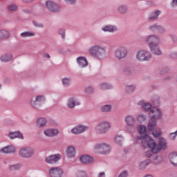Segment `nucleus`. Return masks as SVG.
Masks as SVG:
<instances>
[{
	"instance_id": "obj_14",
	"label": "nucleus",
	"mask_w": 177,
	"mask_h": 177,
	"mask_svg": "<svg viewBox=\"0 0 177 177\" xmlns=\"http://www.w3.org/2000/svg\"><path fill=\"white\" fill-rule=\"evenodd\" d=\"M48 174L50 177H62L63 176V169L59 167H51Z\"/></svg>"
},
{
	"instance_id": "obj_20",
	"label": "nucleus",
	"mask_w": 177,
	"mask_h": 177,
	"mask_svg": "<svg viewBox=\"0 0 177 177\" xmlns=\"http://www.w3.org/2000/svg\"><path fill=\"white\" fill-rule=\"evenodd\" d=\"M158 45H160V44H155L153 46H149L151 53L156 56H161L162 55V50H161V48Z\"/></svg>"
},
{
	"instance_id": "obj_48",
	"label": "nucleus",
	"mask_w": 177,
	"mask_h": 177,
	"mask_svg": "<svg viewBox=\"0 0 177 177\" xmlns=\"http://www.w3.org/2000/svg\"><path fill=\"white\" fill-rule=\"evenodd\" d=\"M152 135L154 136V138H158V137L161 136V129H157L156 131H154L152 133Z\"/></svg>"
},
{
	"instance_id": "obj_25",
	"label": "nucleus",
	"mask_w": 177,
	"mask_h": 177,
	"mask_svg": "<svg viewBox=\"0 0 177 177\" xmlns=\"http://www.w3.org/2000/svg\"><path fill=\"white\" fill-rule=\"evenodd\" d=\"M8 137L10 139H24V136H23V133H20V131H14V132H10L8 134Z\"/></svg>"
},
{
	"instance_id": "obj_37",
	"label": "nucleus",
	"mask_w": 177,
	"mask_h": 177,
	"mask_svg": "<svg viewBox=\"0 0 177 177\" xmlns=\"http://www.w3.org/2000/svg\"><path fill=\"white\" fill-rule=\"evenodd\" d=\"M150 165V160L147 159L139 163L138 168L139 169H146V167Z\"/></svg>"
},
{
	"instance_id": "obj_43",
	"label": "nucleus",
	"mask_w": 177,
	"mask_h": 177,
	"mask_svg": "<svg viewBox=\"0 0 177 177\" xmlns=\"http://www.w3.org/2000/svg\"><path fill=\"white\" fill-rule=\"evenodd\" d=\"M57 34H58V35H60L62 37V39H66V29H64L63 28H60L57 30Z\"/></svg>"
},
{
	"instance_id": "obj_54",
	"label": "nucleus",
	"mask_w": 177,
	"mask_h": 177,
	"mask_svg": "<svg viewBox=\"0 0 177 177\" xmlns=\"http://www.w3.org/2000/svg\"><path fill=\"white\" fill-rule=\"evenodd\" d=\"M151 153H153V152L150 151L145 152L146 157H147L148 158H150V157H151L153 156V154Z\"/></svg>"
},
{
	"instance_id": "obj_34",
	"label": "nucleus",
	"mask_w": 177,
	"mask_h": 177,
	"mask_svg": "<svg viewBox=\"0 0 177 177\" xmlns=\"http://www.w3.org/2000/svg\"><path fill=\"white\" fill-rule=\"evenodd\" d=\"M21 38H30L31 37H35V32L32 31H26L20 34Z\"/></svg>"
},
{
	"instance_id": "obj_45",
	"label": "nucleus",
	"mask_w": 177,
	"mask_h": 177,
	"mask_svg": "<svg viewBox=\"0 0 177 177\" xmlns=\"http://www.w3.org/2000/svg\"><path fill=\"white\" fill-rule=\"evenodd\" d=\"M115 143H117V145H119V146H122V136H117L115 138Z\"/></svg>"
},
{
	"instance_id": "obj_13",
	"label": "nucleus",
	"mask_w": 177,
	"mask_h": 177,
	"mask_svg": "<svg viewBox=\"0 0 177 177\" xmlns=\"http://www.w3.org/2000/svg\"><path fill=\"white\" fill-rule=\"evenodd\" d=\"M66 106L68 109H75L76 106H81V102L77 97H71L67 100Z\"/></svg>"
},
{
	"instance_id": "obj_21",
	"label": "nucleus",
	"mask_w": 177,
	"mask_h": 177,
	"mask_svg": "<svg viewBox=\"0 0 177 177\" xmlns=\"http://www.w3.org/2000/svg\"><path fill=\"white\" fill-rule=\"evenodd\" d=\"M160 15H161V12L160 10H154L149 14L147 20L149 21H156V20H158Z\"/></svg>"
},
{
	"instance_id": "obj_46",
	"label": "nucleus",
	"mask_w": 177,
	"mask_h": 177,
	"mask_svg": "<svg viewBox=\"0 0 177 177\" xmlns=\"http://www.w3.org/2000/svg\"><path fill=\"white\" fill-rule=\"evenodd\" d=\"M137 121H138V122H145V121H146V116L143 114L139 115L137 116Z\"/></svg>"
},
{
	"instance_id": "obj_11",
	"label": "nucleus",
	"mask_w": 177,
	"mask_h": 177,
	"mask_svg": "<svg viewBox=\"0 0 177 177\" xmlns=\"http://www.w3.org/2000/svg\"><path fill=\"white\" fill-rule=\"evenodd\" d=\"M46 8L49 12H52L53 13H57L62 10V8L57 3L51 1L46 2Z\"/></svg>"
},
{
	"instance_id": "obj_8",
	"label": "nucleus",
	"mask_w": 177,
	"mask_h": 177,
	"mask_svg": "<svg viewBox=\"0 0 177 177\" xmlns=\"http://www.w3.org/2000/svg\"><path fill=\"white\" fill-rule=\"evenodd\" d=\"M45 102V96L44 95H37L35 99H32L30 101V104L35 110H38L42 106V103Z\"/></svg>"
},
{
	"instance_id": "obj_17",
	"label": "nucleus",
	"mask_w": 177,
	"mask_h": 177,
	"mask_svg": "<svg viewBox=\"0 0 177 177\" xmlns=\"http://www.w3.org/2000/svg\"><path fill=\"white\" fill-rule=\"evenodd\" d=\"M66 154L67 158H75L77 156V149L73 145L68 146L66 148Z\"/></svg>"
},
{
	"instance_id": "obj_24",
	"label": "nucleus",
	"mask_w": 177,
	"mask_h": 177,
	"mask_svg": "<svg viewBox=\"0 0 177 177\" xmlns=\"http://www.w3.org/2000/svg\"><path fill=\"white\" fill-rule=\"evenodd\" d=\"M76 62L79 66V67H81L82 68H84L85 67H88V60L86 59V57H79L77 58Z\"/></svg>"
},
{
	"instance_id": "obj_51",
	"label": "nucleus",
	"mask_w": 177,
	"mask_h": 177,
	"mask_svg": "<svg viewBox=\"0 0 177 177\" xmlns=\"http://www.w3.org/2000/svg\"><path fill=\"white\" fill-rule=\"evenodd\" d=\"M176 134L175 133V132L173 133H170L169 134V139H170V140H175V138H176Z\"/></svg>"
},
{
	"instance_id": "obj_18",
	"label": "nucleus",
	"mask_w": 177,
	"mask_h": 177,
	"mask_svg": "<svg viewBox=\"0 0 177 177\" xmlns=\"http://www.w3.org/2000/svg\"><path fill=\"white\" fill-rule=\"evenodd\" d=\"M150 114H153L151 119L152 120H160L162 115V113L161 112V110L156 107H153L149 111Z\"/></svg>"
},
{
	"instance_id": "obj_26",
	"label": "nucleus",
	"mask_w": 177,
	"mask_h": 177,
	"mask_svg": "<svg viewBox=\"0 0 177 177\" xmlns=\"http://www.w3.org/2000/svg\"><path fill=\"white\" fill-rule=\"evenodd\" d=\"M80 160L82 164H92L93 162V158L88 155H82L80 156Z\"/></svg>"
},
{
	"instance_id": "obj_42",
	"label": "nucleus",
	"mask_w": 177,
	"mask_h": 177,
	"mask_svg": "<svg viewBox=\"0 0 177 177\" xmlns=\"http://www.w3.org/2000/svg\"><path fill=\"white\" fill-rule=\"evenodd\" d=\"M62 82L64 86H70L71 84V78L70 77H64L62 80Z\"/></svg>"
},
{
	"instance_id": "obj_33",
	"label": "nucleus",
	"mask_w": 177,
	"mask_h": 177,
	"mask_svg": "<svg viewBox=\"0 0 177 177\" xmlns=\"http://www.w3.org/2000/svg\"><path fill=\"white\" fill-rule=\"evenodd\" d=\"M156 125H157V120H156L155 119L151 118V120L148 124L147 129H149V131H154Z\"/></svg>"
},
{
	"instance_id": "obj_38",
	"label": "nucleus",
	"mask_w": 177,
	"mask_h": 177,
	"mask_svg": "<svg viewBox=\"0 0 177 177\" xmlns=\"http://www.w3.org/2000/svg\"><path fill=\"white\" fill-rule=\"evenodd\" d=\"M153 162L155 165H160V164H162V162H164V158L161 156H156L153 158Z\"/></svg>"
},
{
	"instance_id": "obj_60",
	"label": "nucleus",
	"mask_w": 177,
	"mask_h": 177,
	"mask_svg": "<svg viewBox=\"0 0 177 177\" xmlns=\"http://www.w3.org/2000/svg\"><path fill=\"white\" fill-rule=\"evenodd\" d=\"M171 56L174 57V59H176L177 57V53H173L171 54Z\"/></svg>"
},
{
	"instance_id": "obj_3",
	"label": "nucleus",
	"mask_w": 177,
	"mask_h": 177,
	"mask_svg": "<svg viewBox=\"0 0 177 177\" xmlns=\"http://www.w3.org/2000/svg\"><path fill=\"white\" fill-rule=\"evenodd\" d=\"M111 129V123L107 121L99 122L95 127V132L98 135H106Z\"/></svg>"
},
{
	"instance_id": "obj_61",
	"label": "nucleus",
	"mask_w": 177,
	"mask_h": 177,
	"mask_svg": "<svg viewBox=\"0 0 177 177\" xmlns=\"http://www.w3.org/2000/svg\"><path fill=\"white\" fill-rule=\"evenodd\" d=\"M176 136H177V130L174 132Z\"/></svg>"
},
{
	"instance_id": "obj_9",
	"label": "nucleus",
	"mask_w": 177,
	"mask_h": 177,
	"mask_svg": "<svg viewBox=\"0 0 177 177\" xmlns=\"http://www.w3.org/2000/svg\"><path fill=\"white\" fill-rule=\"evenodd\" d=\"M138 131L140 135V138L142 139L141 143L142 147L144 149H146L147 145H145V143H149V140H147V138H150V136L147 135V131H146V127L145 126H139L138 127Z\"/></svg>"
},
{
	"instance_id": "obj_27",
	"label": "nucleus",
	"mask_w": 177,
	"mask_h": 177,
	"mask_svg": "<svg viewBox=\"0 0 177 177\" xmlns=\"http://www.w3.org/2000/svg\"><path fill=\"white\" fill-rule=\"evenodd\" d=\"M138 106H141L145 111H150L151 110V104L146 102L145 100H141L138 102Z\"/></svg>"
},
{
	"instance_id": "obj_62",
	"label": "nucleus",
	"mask_w": 177,
	"mask_h": 177,
	"mask_svg": "<svg viewBox=\"0 0 177 177\" xmlns=\"http://www.w3.org/2000/svg\"><path fill=\"white\" fill-rule=\"evenodd\" d=\"M1 88H2V84H1V83H0V89H1Z\"/></svg>"
},
{
	"instance_id": "obj_10",
	"label": "nucleus",
	"mask_w": 177,
	"mask_h": 177,
	"mask_svg": "<svg viewBox=\"0 0 177 177\" xmlns=\"http://www.w3.org/2000/svg\"><path fill=\"white\" fill-rule=\"evenodd\" d=\"M145 41L148 44L149 46H153L156 44H161V39L156 35H149L145 39Z\"/></svg>"
},
{
	"instance_id": "obj_16",
	"label": "nucleus",
	"mask_w": 177,
	"mask_h": 177,
	"mask_svg": "<svg viewBox=\"0 0 177 177\" xmlns=\"http://www.w3.org/2000/svg\"><path fill=\"white\" fill-rule=\"evenodd\" d=\"M148 30L151 32H154V31H158L160 34H164L166 31L165 28L158 24H153L149 26Z\"/></svg>"
},
{
	"instance_id": "obj_47",
	"label": "nucleus",
	"mask_w": 177,
	"mask_h": 177,
	"mask_svg": "<svg viewBox=\"0 0 177 177\" xmlns=\"http://www.w3.org/2000/svg\"><path fill=\"white\" fill-rule=\"evenodd\" d=\"M75 177H88V176L86 175V173L84 172V171H77L75 174Z\"/></svg>"
},
{
	"instance_id": "obj_44",
	"label": "nucleus",
	"mask_w": 177,
	"mask_h": 177,
	"mask_svg": "<svg viewBox=\"0 0 177 177\" xmlns=\"http://www.w3.org/2000/svg\"><path fill=\"white\" fill-rule=\"evenodd\" d=\"M10 171H16L17 169H20V168H21V164L20 163H16V164H13L10 165L9 167Z\"/></svg>"
},
{
	"instance_id": "obj_12",
	"label": "nucleus",
	"mask_w": 177,
	"mask_h": 177,
	"mask_svg": "<svg viewBox=\"0 0 177 177\" xmlns=\"http://www.w3.org/2000/svg\"><path fill=\"white\" fill-rule=\"evenodd\" d=\"M124 122L127 129H135V122L136 120L132 115H128L124 118Z\"/></svg>"
},
{
	"instance_id": "obj_59",
	"label": "nucleus",
	"mask_w": 177,
	"mask_h": 177,
	"mask_svg": "<svg viewBox=\"0 0 177 177\" xmlns=\"http://www.w3.org/2000/svg\"><path fill=\"white\" fill-rule=\"evenodd\" d=\"M43 57L46 58V59H50V55H49V54H44L43 55Z\"/></svg>"
},
{
	"instance_id": "obj_1",
	"label": "nucleus",
	"mask_w": 177,
	"mask_h": 177,
	"mask_svg": "<svg viewBox=\"0 0 177 177\" xmlns=\"http://www.w3.org/2000/svg\"><path fill=\"white\" fill-rule=\"evenodd\" d=\"M147 140H148L149 142H145V145L149 147L153 154H157V153H160V151L168 149V141L162 137L158 138V143L156 142L154 140L151 139V138L147 137Z\"/></svg>"
},
{
	"instance_id": "obj_58",
	"label": "nucleus",
	"mask_w": 177,
	"mask_h": 177,
	"mask_svg": "<svg viewBox=\"0 0 177 177\" xmlns=\"http://www.w3.org/2000/svg\"><path fill=\"white\" fill-rule=\"evenodd\" d=\"M58 52L61 54V55H64V53H66V51L64 50V49L61 48L58 50Z\"/></svg>"
},
{
	"instance_id": "obj_7",
	"label": "nucleus",
	"mask_w": 177,
	"mask_h": 177,
	"mask_svg": "<svg viewBox=\"0 0 177 177\" xmlns=\"http://www.w3.org/2000/svg\"><path fill=\"white\" fill-rule=\"evenodd\" d=\"M35 153V151L34 150V149L30 147L21 148L19 151V155L20 156V157H22V158H31V157L34 156Z\"/></svg>"
},
{
	"instance_id": "obj_31",
	"label": "nucleus",
	"mask_w": 177,
	"mask_h": 177,
	"mask_svg": "<svg viewBox=\"0 0 177 177\" xmlns=\"http://www.w3.org/2000/svg\"><path fill=\"white\" fill-rule=\"evenodd\" d=\"M118 12L120 15H125L128 13V6L125 4H121L118 6Z\"/></svg>"
},
{
	"instance_id": "obj_50",
	"label": "nucleus",
	"mask_w": 177,
	"mask_h": 177,
	"mask_svg": "<svg viewBox=\"0 0 177 177\" xmlns=\"http://www.w3.org/2000/svg\"><path fill=\"white\" fill-rule=\"evenodd\" d=\"M94 91H95V89L92 86H88L85 89V92L86 93H93Z\"/></svg>"
},
{
	"instance_id": "obj_36",
	"label": "nucleus",
	"mask_w": 177,
	"mask_h": 177,
	"mask_svg": "<svg viewBox=\"0 0 177 177\" xmlns=\"http://www.w3.org/2000/svg\"><path fill=\"white\" fill-rule=\"evenodd\" d=\"M10 37V33L8 30H0V39H6Z\"/></svg>"
},
{
	"instance_id": "obj_57",
	"label": "nucleus",
	"mask_w": 177,
	"mask_h": 177,
	"mask_svg": "<svg viewBox=\"0 0 177 177\" xmlns=\"http://www.w3.org/2000/svg\"><path fill=\"white\" fill-rule=\"evenodd\" d=\"M97 177H106V173L104 171L99 173Z\"/></svg>"
},
{
	"instance_id": "obj_40",
	"label": "nucleus",
	"mask_w": 177,
	"mask_h": 177,
	"mask_svg": "<svg viewBox=\"0 0 177 177\" xmlns=\"http://www.w3.org/2000/svg\"><path fill=\"white\" fill-rule=\"evenodd\" d=\"M99 87L100 89H102V91H107V89H111L113 86L107 83H102L100 84Z\"/></svg>"
},
{
	"instance_id": "obj_6",
	"label": "nucleus",
	"mask_w": 177,
	"mask_h": 177,
	"mask_svg": "<svg viewBox=\"0 0 177 177\" xmlns=\"http://www.w3.org/2000/svg\"><path fill=\"white\" fill-rule=\"evenodd\" d=\"M93 149L99 154H107V153H110V145L106 143L96 144Z\"/></svg>"
},
{
	"instance_id": "obj_32",
	"label": "nucleus",
	"mask_w": 177,
	"mask_h": 177,
	"mask_svg": "<svg viewBox=\"0 0 177 177\" xmlns=\"http://www.w3.org/2000/svg\"><path fill=\"white\" fill-rule=\"evenodd\" d=\"M46 124H48V121L46 120V119H45V118H39L37 120L36 122V125L39 128H44V127H45Z\"/></svg>"
},
{
	"instance_id": "obj_4",
	"label": "nucleus",
	"mask_w": 177,
	"mask_h": 177,
	"mask_svg": "<svg viewBox=\"0 0 177 177\" xmlns=\"http://www.w3.org/2000/svg\"><path fill=\"white\" fill-rule=\"evenodd\" d=\"M153 55L150 51L145 49H140L136 53V59L138 62H150Z\"/></svg>"
},
{
	"instance_id": "obj_29",
	"label": "nucleus",
	"mask_w": 177,
	"mask_h": 177,
	"mask_svg": "<svg viewBox=\"0 0 177 177\" xmlns=\"http://www.w3.org/2000/svg\"><path fill=\"white\" fill-rule=\"evenodd\" d=\"M13 59V55L10 53H6L4 55H2L0 57V60L3 62V63H8V62H12Z\"/></svg>"
},
{
	"instance_id": "obj_39",
	"label": "nucleus",
	"mask_w": 177,
	"mask_h": 177,
	"mask_svg": "<svg viewBox=\"0 0 177 177\" xmlns=\"http://www.w3.org/2000/svg\"><path fill=\"white\" fill-rule=\"evenodd\" d=\"M136 89V86L135 85H127L125 86L126 93H133Z\"/></svg>"
},
{
	"instance_id": "obj_28",
	"label": "nucleus",
	"mask_w": 177,
	"mask_h": 177,
	"mask_svg": "<svg viewBox=\"0 0 177 177\" xmlns=\"http://www.w3.org/2000/svg\"><path fill=\"white\" fill-rule=\"evenodd\" d=\"M169 160L171 165H174V167H177V152L171 153L169 155Z\"/></svg>"
},
{
	"instance_id": "obj_2",
	"label": "nucleus",
	"mask_w": 177,
	"mask_h": 177,
	"mask_svg": "<svg viewBox=\"0 0 177 177\" xmlns=\"http://www.w3.org/2000/svg\"><path fill=\"white\" fill-rule=\"evenodd\" d=\"M88 53L91 56H94L100 60L106 55V48L100 45H94L88 49Z\"/></svg>"
},
{
	"instance_id": "obj_23",
	"label": "nucleus",
	"mask_w": 177,
	"mask_h": 177,
	"mask_svg": "<svg viewBox=\"0 0 177 177\" xmlns=\"http://www.w3.org/2000/svg\"><path fill=\"white\" fill-rule=\"evenodd\" d=\"M59 133V130L56 129H46L44 131V134L47 138H53V136H56Z\"/></svg>"
},
{
	"instance_id": "obj_22",
	"label": "nucleus",
	"mask_w": 177,
	"mask_h": 177,
	"mask_svg": "<svg viewBox=\"0 0 177 177\" xmlns=\"http://www.w3.org/2000/svg\"><path fill=\"white\" fill-rule=\"evenodd\" d=\"M102 31L104 32H117L118 28L115 25H106L102 28Z\"/></svg>"
},
{
	"instance_id": "obj_53",
	"label": "nucleus",
	"mask_w": 177,
	"mask_h": 177,
	"mask_svg": "<svg viewBox=\"0 0 177 177\" xmlns=\"http://www.w3.org/2000/svg\"><path fill=\"white\" fill-rule=\"evenodd\" d=\"M17 9V6L15 4H12L9 6V10L13 12V10H16Z\"/></svg>"
},
{
	"instance_id": "obj_49",
	"label": "nucleus",
	"mask_w": 177,
	"mask_h": 177,
	"mask_svg": "<svg viewBox=\"0 0 177 177\" xmlns=\"http://www.w3.org/2000/svg\"><path fill=\"white\" fill-rule=\"evenodd\" d=\"M35 27H37L38 28H44V25L41 23H38L36 21H32Z\"/></svg>"
},
{
	"instance_id": "obj_56",
	"label": "nucleus",
	"mask_w": 177,
	"mask_h": 177,
	"mask_svg": "<svg viewBox=\"0 0 177 177\" xmlns=\"http://www.w3.org/2000/svg\"><path fill=\"white\" fill-rule=\"evenodd\" d=\"M24 3H31L34 2L35 0H21Z\"/></svg>"
},
{
	"instance_id": "obj_15",
	"label": "nucleus",
	"mask_w": 177,
	"mask_h": 177,
	"mask_svg": "<svg viewBox=\"0 0 177 177\" xmlns=\"http://www.w3.org/2000/svg\"><path fill=\"white\" fill-rule=\"evenodd\" d=\"M60 160H62V155L59 153L48 156L45 158L46 162L51 165L57 163L58 161H60Z\"/></svg>"
},
{
	"instance_id": "obj_41",
	"label": "nucleus",
	"mask_w": 177,
	"mask_h": 177,
	"mask_svg": "<svg viewBox=\"0 0 177 177\" xmlns=\"http://www.w3.org/2000/svg\"><path fill=\"white\" fill-rule=\"evenodd\" d=\"M122 72L125 75H132L133 71L129 66H125L122 69Z\"/></svg>"
},
{
	"instance_id": "obj_35",
	"label": "nucleus",
	"mask_w": 177,
	"mask_h": 177,
	"mask_svg": "<svg viewBox=\"0 0 177 177\" xmlns=\"http://www.w3.org/2000/svg\"><path fill=\"white\" fill-rule=\"evenodd\" d=\"M113 110V106L110 104L103 105L100 107L101 113H110Z\"/></svg>"
},
{
	"instance_id": "obj_52",
	"label": "nucleus",
	"mask_w": 177,
	"mask_h": 177,
	"mask_svg": "<svg viewBox=\"0 0 177 177\" xmlns=\"http://www.w3.org/2000/svg\"><path fill=\"white\" fill-rule=\"evenodd\" d=\"M64 1L69 5H74L76 3L77 0H64Z\"/></svg>"
},
{
	"instance_id": "obj_55",
	"label": "nucleus",
	"mask_w": 177,
	"mask_h": 177,
	"mask_svg": "<svg viewBox=\"0 0 177 177\" xmlns=\"http://www.w3.org/2000/svg\"><path fill=\"white\" fill-rule=\"evenodd\" d=\"M171 6L173 8H176V6H177V0H172L171 1Z\"/></svg>"
},
{
	"instance_id": "obj_30",
	"label": "nucleus",
	"mask_w": 177,
	"mask_h": 177,
	"mask_svg": "<svg viewBox=\"0 0 177 177\" xmlns=\"http://www.w3.org/2000/svg\"><path fill=\"white\" fill-rule=\"evenodd\" d=\"M15 151H16V149L15 148V147H13L12 145L5 147L4 148H2L0 150L1 153H5V154H9L10 153H15Z\"/></svg>"
},
{
	"instance_id": "obj_19",
	"label": "nucleus",
	"mask_w": 177,
	"mask_h": 177,
	"mask_svg": "<svg viewBox=\"0 0 177 177\" xmlns=\"http://www.w3.org/2000/svg\"><path fill=\"white\" fill-rule=\"evenodd\" d=\"M85 131H88V127L81 124L75 126L71 130V133H73V135H80V133H82Z\"/></svg>"
},
{
	"instance_id": "obj_5",
	"label": "nucleus",
	"mask_w": 177,
	"mask_h": 177,
	"mask_svg": "<svg viewBox=\"0 0 177 177\" xmlns=\"http://www.w3.org/2000/svg\"><path fill=\"white\" fill-rule=\"evenodd\" d=\"M128 48L125 46H120L114 50L113 55L117 60H124L128 57Z\"/></svg>"
}]
</instances>
